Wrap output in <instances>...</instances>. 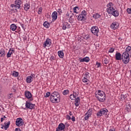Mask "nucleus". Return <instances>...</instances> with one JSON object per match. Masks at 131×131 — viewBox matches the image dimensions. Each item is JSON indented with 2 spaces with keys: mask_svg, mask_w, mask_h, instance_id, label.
Wrapping results in <instances>:
<instances>
[{
  "mask_svg": "<svg viewBox=\"0 0 131 131\" xmlns=\"http://www.w3.org/2000/svg\"><path fill=\"white\" fill-rule=\"evenodd\" d=\"M95 97L99 102H103L106 100V94L101 90H98L97 93H95Z\"/></svg>",
  "mask_w": 131,
  "mask_h": 131,
  "instance_id": "obj_1",
  "label": "nucleus"
},
{
  "mask_svg": "<svg viewBox=\"0 0 131 131\" xmlns=\"http://www.w3.org/2000/svg\"><path fill=\"white\" fill-rule=\"evenodd\" d=\"M50 101L52 103H59L58 99L60 101V94L57 92H54L50 95Z\"/></svg>",
  "mask_w": 131,
  "mask_h": 131,
  "instance_id": "obj_2",
  "label": "nucleus"
},
{
  "mask_svg": "<svg viewBox=\"0 0 131 131\" xmlns=\"http://www.w3.org/2000/svg\"><path fill=\"white\" fill-rule=\"evenodd\" d=\"M122 60L125 64L129 63V54L126 52H123L122 54Z\"/></svg>",
  "mask_w": 131,
  "mask_h": 131,
  "instance_id": "obj_3",
  "label": "nucleus"
},
{
  "mask_svg": "<svg viewBox=\"0 0 131 131\" xmlns=\"http://www.w3.org/2000/svg\"><path fill=\"white\" fill-rule=\"evenodd\" d=\"M108 113V110L106 108H102L100 110L99 112H98L97 113V116L98 117H101V116H103V115H107V113Z\"/></svg>",
  "mask_w": 131,
  "mask_h": 131,
  "instance_id": "obj_4",
  "label": "nucleus"
},
{
  "mask_svg": "<svg viewBox=\"0 0 131 131\" xmlns=\"http://www.w3.org/2000/svg\"><path fill=\"white\" fill-rule=\"evenodd\" d=\"M91 32L94 35H96V36H99V35H98V33H99V28H98V27L97 26L92 27L91 29Z\"/></svg>",
  "mask_w": 131,
  "mask_h": 131,
  "instance_id": "obj_5",
  "label": "nucleus"
},
{
  "mask_svg": "<svg viewBox=\"0 0 131 131\" xmlns=\"http://www.w3.org/2000/svg\"><path fill=\"white\" fill-rule=\"evenodd\" d=\"M15 124L17 126H22L24 124V121L22 118H18L16 119L15 121Z\"/></svg>",
  "mask_w": 131,
  "mask_h": 131,
  "instance_id": "obj_6",
  "label": "nucleus"
},
{
  "mask_svg": "<svg viewBox=\"0 0 131 131\" xmlns=\"http://www.w3.org/2000/svg\"><path fill=\"white\" fill-rule=\"evenodd\" d=\"M35 107V104L31 103L28 101L26 102V108H27V109H30V110H32V109H34Z\"/></svg>",
  "mask_w": 131,
  "mask_h": 131,
  "instance_id": "obj_7",
  "label": "nucleus"
},
{
  "mask_svg": "<svg viewBox=\"0 0 131 131\" xmlns=\"http://www.w3.org/2000/svg\"><path fill=\"white\" fill-rule=\"evenodd\" d=\"M25 96L27 99H30V100L33 101V98H32V94L29 91L25 92Z\"/></svg>",
  "mask_w": 131,
  "mask_h": 131,
  "instance_id": "obj_8",
  "label": "nucleus"
},
{
  "mask_svg": "<svg viewBox=\"0 0 131 131\" xmlns=\"http://www.w3.org/2000/svg\"><path fill=\"white\" fill-rule=\"evenodd\" d=\"M119 27V23L117 21H114L113 23L111 25V28L112 29H114V30H115V29H117Z\"/></svg>",
  "mask_w": 131,
  "mask_h": 131,
  "instance_id": "obj_9",
  "label": "nucleus"
},
{
  "mask_svg": "<svg viewBox=\"0 0 131 131\" xmlns=\"http://www.w3.org/2000/svg\"><path fill=\"white\" fill-rule=\"evenodd\" d=\"M61 27L63 30H66L67 28H71V26H70V24H69L68 23L64 22L62 24Z\"/></svg>",
  "mask_w": 131,
  "mask_h": 131,
  "instance_id": "obj_10",
  "label": "nucleus"
},
{
  "mask_svg": "<svg viewBox=\"0 0 131 131\" xmlns=\"http://www.w3.org/2000/svg\"><path fill=\"white\" fill-rule=\"evenodd\" d=\"M52 44V40L51 39L48 38L46 41L43 43V47L46 48V47H50Z\"/></svg>",
  "mask_w": 131,
  "mask_h": 131,
  "instance_id": "obj_11",
  "label": "nucleus"
},
{
  "mask_svg": "<svg viewBox=\"0 0 131 131\" xmlns=\"http://www.w3.org/2000/svg\"><path fill=\"white\" fill-rule=\"evenodd\" d=\"M65 129V125L62 123H60L56 128V131L64 130Z\"/></svg>",
  "mask_w": 131,
  "mask_h": 131,
  "instance_id": "obj_12",
  "label": "nucleus"
},
{
  "mask_svg": "<svg viewBox=\"0 0 131 131\" xmlns=\"http://www.w3.org/2000/svg\"><path fill=\"white\" fill-rule=\"evenodd\" d=\"M22 1L21 0H15V4L17 9H20L21 8V5H22Z\"/></svg>",
  "mask_w": 131,
  "mask_h": 131,
  "instance_id": "obj_13",
  "label": "nucleus"
},
{
  "mask_svg": "<svg viewBox=\"0 0 131 131\" xmlns=\"http://www.w3.org/2000/svg\"><path fill=\"white\" fill-rule=\"evenodd\" d=\"M116 60L120 61L122 59V55L119 52H117L115 54Z\"/></svg>",
  "mask_w": 131,
  "mask_h": 131,
  "instance_id": "obj_14",
  "label": "nucleus"
},
{
  "mask_svg": "<svg viewBox=\"0 0 131 131\" xmlns=\"http://www.w3.org/2000/svg\"><path fill=\"white\" fill-rule=\"evenodd\" d=\"M52 21H56L58 18V13L57 11H54L52 14Z\"/></svg>",
  "mask_w": 131,
  "mask_h": 131,
  "instance_id": "obj_15",
  "label": "nucleus"
},
{
  "mask_svg": "<svg viewBox=\"0 0 131 131\" xmlns=\"http://www.w3.org/2000/svg\"><path fill=\"white\" fill-rule=\"evenodd\" d=\"M110 15H112L115 17H118V16H119V11L115 9Z\"/></svg>",
  "mask_w": 131,
  "mask_h": 131,
  "instance_id": "obj_16",
  "label": "nucleus"
},
{
  "mask_svg": "<svg viewBox=\"0 0 131 131\" xmlns=\"http://www.w3.org/2000/svg\"><path fill=\"white\" fill-rule=\"evenodd\" d=\"M15 53V51L12 49H10L8 53L7 54V58H11V56H12V54Z\"/></svg>",
  "mask_w": 131,
  "mask_h": 131,
  "instance_id": "obj_17",
  "label": "nucleus"
},
{
  "mask_svg": "<svg viewBox=\"0 0 131 131\" xmlns=\"http://www.w3.org/2000/svg\"><path fill=\"white\" fill-rule=\"evenodd\" d=\"M78 21H85V17L80 14L77 17Z\"/></svg>",
  "mask_w": 131,
  "mask_h": 131,
  "instance_id": "obj_18",
  "label": "nucleus"
},
{
  "mask_svg": "<svg viewBox=\"0 0 131 131\" xmlns=\"http://www.w3.org/2000/svg\"><path fill=\"white\" fill-rule=\"evenodd\" d=\"M114 8V4L112 2H110L106 5V10H109V9H113Z\"/></svg>",
  "mask_w": 131,
  "mask_h": 131,
  "instance_id": "obj_19",
  "label": "nucleus"
},
{
  "mask_svg": "<svg viewBox=\"0 0 131 131\" xmlns=\"http://www.w3.org/2000/svg\"><path fill=\"white\" fill-rule=\"evenodd\" d=\"M5 56H6V51L2 48L0 50V57L4 58Z\"/></svg>",
  "mask_w": 131,
  "mask_h": 131,
  "instance_id": "obj_20",
  "label": "nucleus"
},
{
  "mask_svg": "<svg viewBox=\"0 0 131 131\" xmlns=\"http://www.w3.org/2000/svg\"><path fill=\"white\" fill-rule=\"evenodd\" d=\"M26 81L27 83H31L33 81V78L32 76H28L26 78Z\"/></svg>",
  "mask_w": 131,
  "mask_h": 131,
  "instance_id": "obj_21",
  "label": "nucleus"
},
{
  "mask_svg": "<svg viewBox=\"0 0 131 131\" xmlns=\"http://www.w3.org/2000/svg\"><path fill=\"white\" fill-rule=\"evenodd\" d=\"M80 62L81 63L82 62H90V57H85L82 59H80Z\"/></svg>",
  "mask_w": 131,
  "mask_h": 131,
  "instance_id": "obj_22",
  "label": "nucleus"
},
{
  "mask_svg": "<svg viewBox=\"0 0 131 131\" xmlns=\"http://www.w3.org/2000/svg\"><path fill=\"white\" fill-rule=\"evenodd\" d=\"M57 53L59 58L61 59H63V58H64V52L62 51H58Z\"/></svg>",
  "mask_w": 131,
  "mask_h": 131,
  "instance_id": "obj_23",
  "label": "nucleus"
},
{
  "mask_svg": "<svg viewBox=\"0 0 131 131\" xmlns=\"http://www.w3.org/2000/svg\"><path fill=\"white\" fill-rule=\"evenodd\" d=\"M24 10L27 12L30 9V5H29L28 3H26L24 5Z\"/></svg>",
  "mask_w": 131,
  "mask_h": 131,
  "instance_id": "obj_24",
  "label": "nucleus"
},
{
  "mask_svg": "<svg viewBox=\"0 0 131 131\" xmlns=\"http://www.w3.org/2000/svg\"><path fill=\"white\" fill-rule=\"evenodd\" d=\"M93 18L94 19H100L101 18V14L97 13L93 15Z\"/></svg>",
  "mask_w": 131,
  "mask_h": 131,
  "instance_id": "obj_25",
  "label": "nucleus"
},
{
  "mask_svg": "<svg viewBox=\"0 0 131 131\" xmlns=\"http://www.w3.org/2000/svg\"><path fill=\"white\" fill-rule=\"evenodd\" d=\"M10 124H11L10 121H8L7 123L6 122L4 123V128L5 130H7V129L9 128V126H10Z\"/></svg>",
  "mask_w": 131,
  "mask_h": 131,
  "instance_id": "obj_26",
  "label": "nucleus"
},
{
  "mask_svg": "<svg viewBox=\"0 0 131 131\" xmlns=\"http://www.w3.org/2000/svg\"><path fill=\"white\" fill-rule=\"evenodd\" d=\"M10 29L12 30V31H15L17 29V26L14 24L11 25Z\"/></svg>",
  "mask_w": 131,
  "mask_h": 131,
  "instance_id": "obj_27",
  "label": "nucleus"
},
{
  "mask_svg": "<svg viewBox=\"0 0 131 131\" xmlns=\"http://www.w3.org/2000/svg\"><path fill=\"white\" fill-rule=\"evenodd\" d=\"M124 53H127V54L129 55L131 53V47L128 46L126 49V51Z\"/></svg>",
  "mask_w": 131,
  "mask_h": 131,
  "instance_id": "obj_28",
  "label": "nucleus"
},
{
  "mask_svg": "<svg viewBox=\"0 0 131 131\" xmlns=\"http://www.w3.org/2000/svg\"><path fill=\"white\" fill-rule=\"evenodd\" d=\"M115 9V8L114 7L113 8H110L106 10V12L107 14H109L110 15L112 13V12Z\"/></svg>",
  "mask_w": 131,
  "mask_h": 131,
  "instance_id": "obj_29",
  "label": "nucleus"
},
{
  "mask_svg": "<svg viewBox=\"0 0 131 131\" xmlns=\"http://www.w3.org/2000/svg\"><path fill=\"white\" fill-rule=\"evenodd\" d=\"M43 26L44 27H46V28H49V27H50V23L46 21L43 23Z\"/></svg>",
  "mask_w": 131,
  "mask_h": 131,
  "instance_id": "obj_30",
  "label": "nucleus"
},
{
  "mask_svg": "<svg viewBox=\"0 0 131 131\" xmlns=\"http://www.w3.org/2000/svg\"><path fill=\"white\" fill-rule=\"evenodd\" d=\"M103 62H104V63L105 64H108V63H109V58H104L102 60Z\"/></svg>",
  "mask_w": 131,
  "mask_h": 131,
  "instance_id": "obj_31",
  "label": "nucleus"
},
{
  "mask_svg": "<svg viewBox=\"0 0 131 131\" xmlns=\"http://www.w3.org/2000/svg\"><path fill=\"white\" fill-rule=\"evenodd\" d=\"M83 76L85 78H90V73L86 72L83 74Z\"/></svg>",
  "mask_w": 131,
  "mask_h": 131,
  "instance_id": "obj_32",
  "label": "nucleus"
},
{
  "mask_svg": "<svg viewBox=\"0 0 131 131\" xmlns=\"http://www.w3.org/2000/svg\"><path fill=\"white\" fill-rule=\"evenodd\" d=\"M12 75L13 76H14V77H18V75H19V72H15V71H13V73H12Z\"/></svg>",
  "mask_w": 131,
  "mask_h": 131,
  "instance_id": "obj_33",
  "label": "nucleus"
},
{
  "mask_svg": "<svg viewBox=\"0 0 131 131\" xmlns=\"http://www.w3.org/2000/svg\"><path fill=\"white\" fill-rule=\"evenodd\" d=\"M86 114H87L88 115H90V116H92V114H93V110L90 109L88 110Z\"/></svg>",
  "mask_w": 131,
  "mask_h": 131,
  "instance_id": "obj_34",
  "label": "nucleus"
},
{
  "mask_svg": "<svg viewBox=\"0 0 131 131\" xmlns=\"http://www.w3.org/2000/svg\"><path fill=\"white\" fill-rule=\"evenodd\" d=\"M62 94L64 96H66V95H68L69 94V90H64L63 92H62Z\"/></svg>",
  "mask_w": 131,
  "mask_h": 131,
  "instance_id": "obj_35",
  "label": "nucleus"
},
{
  "mask_svg": "<svg viewBox=\"0 0 131 131\" xmlns=\"http://www.w3.org/2000/svg\"><path fill=\"white\" fill-rule=\"evenodd\" d=\"M127 97V95L126 94H125V95L124 94H122L120 96V98L122 99H125Z\"/></svg>",
  "mask_w": 131,
  "mask_h": 131,
  "instance_id": "obj_36",
  "label": "nucleus"
},
{
  "mask_svg": "<svg viewBox=\"0 0 131 131\" xmlns=\"http://www.w3.org/2000/svg\"><path fill=\"white\" fill-rule=\"evenodd\" d=\"M81 15H82V16H83L84 17H85V16H86V12L85 10H83L81 12Z\"/></svg>",
  "mask_w": 131,
  "mask_h": 131,
  "instance_id": "obj_37",
  "label": "nucleus"
},
{
  "mask_svg": "<svg viewBox=\"0 0 131 131\" xmlns=\"http://www.w3.org/2000/svg\"><path fill=\"white\" fill-rule=\"evenodd\" d=\"M90 117H91V116H90V115H88L87 114H85L84 119L85 120H88V119H89V118H90Z\"/></svg>",
  "mask_w": 131,
  "mask_h": 131,
  "instance_id": "obj_38",
  "label": "nucleus"
},
{
  "mask_svg": "<svg viewBox=\"0 0 131 131\" xmlns=\"http://www.w3.org/2000/svg\"><path fill=\"white\" fill-rule=\"evenodd\" d=\"M75 103H79L80 102V98L79 97H77L75 99Z\"/></svg>",
  "mask_w": 131,
  "mask_h": 131,
  "instance_id": "obj_39",
  "label": "nucleus"
},
{
  "mask_svg": "<svg viewBox=\"0 0 131 131\" xmlns=\"http://www.w3.org/2000/svg\"><path fill=\"white\" fill-rule=\"evenodd\" d=\"M88 78L83 77V79H82L83 82L86 83L88 81H89V79H88Z\"/></svg>",
  "mask_w": 131,
  "mask_h": 131,
  "instance_id": "obj_40",
  "label": "nucleus"
},
{
  "mask_svg": "<svg viewBox=\"0 0 131 131\" xmlns=\"http://www.w3.org/2000/svg\"><path fill=\"white\" fill-rule=\"evenodd\" d=\"M50 96H51V93H50L49 92H48L46 95L45 96V98H49V97H50Z\"/></svg>",
  "mask_w": 131,
  "mask_h": 131,
  "instance_id": "obj_41",
  "label": "nucleus"
},
{
  "mask_svg": "<svg viewBox=\"0 0 131 131\" xmlns=\"http://www.w3.org/2000/svg\"><path fill=\"white\" fill-rule=\"evenodd\" d=\"M76 96H78V92H74V94L73 95V98H76Z\"/></svg>",
  "mask_w": 131,
  "mask_h": 131,
  "instance_id": "obj_42",
  "label": "nucleus"
},
{
  "mask_svg": "<svg viewBox=\"0 0 131 131\" xmlns=\"http://www.w3.org/2000/svg\"><path fill=\"white\" fill-rule=\"evenodd\" d=\"M130 106H129V105H126V108L125 110H126L127 111H129V110H130Z\"/></svg>",
  "mask_w": 131,
  "mask_h": 131,
  "instance_id": "obj_43",
  "label": "nucleus"
},
{
  "mask_svg": "<svg viewBox=\"0 0 131 131\" xmlns=\"http://www.w3.org/2000/svg\"><path fill=\"white\" fill-rule=\"evenodd\" d=\"M79 8L78 7V6H76L74 8H73V11H74V13H77V11H76V9H79Z\"/></svg>",
  "mask_w": 131,
  "mask_h": 131,
  "instance_id": "obj_44",
  "label": "nucleus"
},
{
  "mask_svg": "<svg viewBox=\"0 0 131 131\" xmlns=\"http://www.w3.org/2000/svg\"><path fill=\"white\" fill-rule=\"evenodd\" d=\"M11 98H13V94L11 93L8 95V99H10Z\"/></svg>",
  "mask_w": 131,
  "mask_h": 131,
  "instance_id": "obj_45",
  "label": "nucleus"
},
{
  "mask_svg": "<svg viewBox=\"0 0 131 131\" xmlns=\"http://www.w3.org/2000/svg\"><path fill=\"white\" fill-rule=\"evenodd\" d=\"M114 48H110L108 51V53H113L114 52Z\"/></svg>",
  "mask_w": 131,
  "mask_h": 131,
  "instance_id": "obj_46",
  "label": "nucleus"
},
{
  "mask_svg": "<svg viewBox=\"0 0 131 131\" xmlns=\"http://www.w3.org/2000/svg\"><path fill=\"white\" fill-rule=\"evenodd\" d=\"M127 12L128 13V14H131V8H127Z\"/></svg>",
  "mask_w": 131,
  "mask_h": 131,
  "instance_id": "obj_47",
  "label": "nucleus"
},
{
  "mask_svg": "<svg viewBox=\"0 0 131 131\" xmlns=\"http://www.w3.org/2000/svg\"><path fill=\"white\" fill-rule=\"evenodd\" d=\"M57 12L58 13V14H59V15H61L62 13V10H61V9H58L57 10Z\"/></svg>",
  "mask_w": 131,
  "mask_h": 131,
  "instance_id": "obj_48",
  "label": "nucleus"
},
{
  "mask_svg": "<svg viewBox=\"0 0 131 131\" xmlns=\"http://www.w3.org/2000/svg\"><path fill=\"white\" fill-rule=\"evenodd\" d=\"M96 66L97 67V68H99V67H101V63L100 62H97Z\"/></svg>",
  "mask_w": 131,
  "mask_h": 131,
  "instance_id": "obj_49",
  "label": "nucleus"
},
{
  "mask_svg": "<svg viewBox=\"0 0 131 131\" xmlns=\"http://www.w3.org/2000/svg\"><path fill=\"white\" fill-rule=\"evenodd\" d=\"M11 7L12 8H15V9H17V6H16V4H11Z\"/></svg>",
  "mask_w": 131,
  "mask_h": 131,
  "instance_id": "obj_50",
  "label": "nucleus"
},
{
  "mask_svg": "<svg viewBox=\"0 0 131 131\" xmlns=\"http://www.w3.org/2000/svg\"><path fill=\"white\" fill-rule=\"evenodd\" d=\"M84 38V39H88V38H90V36H89V35H85Z\"/></svg>",
  "mask_w": 131,
  "mask_h": 131,
  "instance_id": "obj_51",
  "label": "nucleus"
},
{
  "mask_svg": "<svg viewBox=\"0 0 131 131\" xmlns=\"http://www.w3.org/2000/svg\"><path fill=\"white\" fill-rule=\"evenodd\" d=\"M67 119H68V120H70V119H71V117H70V116L67 115Z\"/></svg>",
  "mask_w": 131,
  "mask_h": 131,
  "instance_id": "obj_52",
  "label": "nucleus"
},
{
  "mask_svg": "<svg viewBox=\"0 0 131 131\" xmlns=\"http://www.w3.org/2000/svg\"><path fill=\"white\" fill-rule=\"evenodd\" d=\"M71 119H72V121H73V122L75 121V117L73 116L72 117Z\"/></svg>",
  "mask_w": 131,
  "mask_h": 131,
  "instance_id": "obj_53",
  "label": "nucleus"
},
{
  "mask_svg": "<svg viewBox=\"0 0 131 131\" xmlns=\"http://www.w3.org/2000/svg\"><path fill=\"white\" fill-rule=\"evenodd\" d=\"M6 118V116H4V118H1V122H3V121H4V120H5V119Z\"/></svg>",
  "mask_w": 131,
  "mask_h": 131,
  "instance_id": "obj_54",
  "label": "nucleus"
},
{
  "mask_svg": "<svg viewBox=\"0 0 131 131\" xmlns=\"http://www.w3.org/2000/svg\"><path fill=\"white\" fill-rule=\"evenodd\" d=\"M41 12H42V9H41V8H39V10L38 11V14H40Z\"/></svg>",
  "mask_w": 131,
  "mask_h": 131,
  "instance_id": "obj_55",
  "label": "nucleus"
},
{
  "mask_svg": "<svg viewBox=\"0 0 131 131\" xmlns=\"http://www.w3.org/2000/svg\"><path fill=\"white\" fill-rule=\"evenodd\" d=\"M55 59V58L54 57V56H51L50 58V60H51V61L53 60H54Z\"/></svg>",
  "mask_w": 131,
  "mask_h": 131,
  "instance_id": "obj_56",
  "label": "nucleus"
},
{
  "mask_svg": "<svg viewBox=\"0 0 131 131\" xmlns=\"http://www.w3.org/2000/svg\"><path fill=\"white\" fill-rule=\"evenodd\" d=\"M20 26H21L23 29H24V30H25V28L24 27V24H21Z\"/></svg>",
  "mask_w": 131,
  "mask_h": 131,
  "instance_id": "obj_57",
  "label": "nucleus"
},
{
  "mask_svg": "<svg viewBox=\"0 0 131 131\" xmlns=\"http://www.w3.org/2000/svg\"><path fill=\"white\" fill-rule=\"evenodd\" d=\"M75 105L76 107H78L79 106V103H78V102H75Z\"/></svg>",
  "mask_w": 131,
  "mask_h": 131,
  "instance_id": "obj_58",
  "label": "nucleus"
},
{
  "mask_svg": "<svg viewBox=\"0 0 131 131\" xmlns=\"http://www.w3.org/2000/svg\"><path fill=\"white\" fill-rule=\"evenodd\" d=\"M31 76L32 77V78H33V77H35V74H31V76Z\"/></svg>",
  "mask_w": 131,
  "mask_h": 131,
  "instance_id": "obj_59",
  "label": "nucleus"
},
{
  "mask_svg": "<svg viewBox=\"0 0 131 131\" xmlns=\"http://www.w3.org/2000/svg\"><path fill=\"white\" fill-rule=\"evenodd\" d=\"M15 131H21V129H20V128H16Z\"/></svg>",
  "mask_w": 131,
  "mask_h": 131,
  "instance_id": "obj_60",
  "label": "nucleus"
},
{
  "mask_svg": "<svg viewBox=\"0 0 131 131\" xmlns=\"http://www.w3.org/2000/svg\"><path fill=\"white\" fill-rule=\"evenodd\" d=\"M66 16H67V17H69L70 14L69 12H67V13L66 14Z\"/></svg>",
  "mask_w": 131,
  "mask_h": 131,
  "instance_id": "obj_61",
  "label": "nucleus"
},
{
  "mask_svg": "<svg viewBox=\"0 0 131 131\" xmlns=\"http://www.w3.org/2000/svg\"><path fill=\"white\" fill-rule=\"evenodd\" d=\"M109 131H115V128L111 129H110Z\"/></svg>",
  "mask_w": 131,
  "mask_h": 131,
  "instance_id": "obj_62",
  "label": "nucleus"
},
{
  "mask_svg": "<svg viewBox=\"0 0 131 131\" xmlns=\"http://www.w3.org/2000/svg\"><path fill=\"white\" fill-rule=\"evenodd\" d=\"M13 21L14 22H17V19L16 18L14 19Z\"/></svg>",
  "mask_w": 131,
  "mask_h": 131,
  "instance_id": "obj_63",
  "label": "nucleus"
},
{
  "mask_svg": "<svg viewBox=\"0 0 131 131\" xmlns=\"http://www.w3.org/2000/svg\"><path fill=\"white\" fill-rule=\"evenodd\" d=\"M69 114H70V115L71 116L72 115V112H70Z\"/></svg>",
  "mask_w": 131,
  "mask_h": 131,
  "instance_id": "obj_64",
  "label": "nucleus"
}]
</instances>
